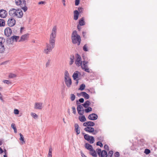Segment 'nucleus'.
<instances>
[{
  "mask_svg": "<svg viewBox=\"0 0 157 157\" xmlns=\"http://www.w3.org/2000/svg\"><path fill=\"white\" fill-rule=\"evenodd\" d=\"M81 154L82 157H85L86 156L83 153L82 151H81Z\"/></svg>",
  "mask_w": 157,
  "mask_h": 157,
  "instance_id": "59",
  "label": "nucleus"
},
{
  "mask_svg": "<svg viewBox=\"0 0 157 157\" xmlns=\"http://www.w3.org/2000/svg\"><path fill=\"white\" fill-rule=\"evenodd\" d=\"M50 60H48L47 62V63H46V67H49V64H50Z\"/></svg>",
  "mask_w": 157,
  "mask_h": 157,
  "instance_id": "52",
  "label": "nucleus"
},
{
  "mask_svg": "<svg viewBox=\"0 0 157 157\" xmlns=\"http://www.w3.org/2000/svg\"><path fill=\"white\" fill-rule=\"evenodd\" d=\"M82 35H83V37L84 38H86V32H82Z\"/></svg>",
  "mask_w": 157,
  "mask_h": 157,
  "instance_id": "57",
  "label": "nucleus"
},
{
  "mask_svg": "<svg viewBox=\"0 0 157 157\" xmlns=\"http://www.w3.org/2000/svg\"><path fill=\"white\" fill-rule=\"evenodd\" d=\"M98 116L95 113H92L88 116V119L91 120H95L97 119Z\"/></svg>",
  "mask_w": 157,
  "mask_h": 157,
  "instance_id": "12",
  "label": "nucleus"
},
{
  "mask_svg": "<svg viewBox=\"0 0 157 157\" xmlns=\"http://www.w3.org/2000/svg\"><path fill=\"white\" fill-rule=\"evenodd\" d=\"M83 50L85 51H88L87 47L86 44H85L83 47Z\"/></svg>",
  "mask_w": 157,
  "mask_h": 157,
  "instance_id": "43",
  "label": "nucleus"
},
{
  "mask_svg": "<svg viewBox=\"0 0 157 157\" xmlns=\"http://www.w3.org/2000/svg\"><path fill=\"white\" fill-rule=\"evenodd\" d=\"M81 94H82V96L85 99H88L89 98V95L86 92H81Z\"/></svg>",
  "mask_w": 157,
  "mask_h": 157,
  "instance_id": "19",
  "label": "nucleus"
},
{
  "mask_svg": "<svg viewBox=\"0 0 157 157\" xmlns=\"http://www.w3.org/2000/svg\"><path fill=\"white\" fill-rule=\"evenodd\" d=\"M3 151V150L1 147H0V154L2 153Z\"/></svg>",
  "mask_w": 157,
  "mask_h": 157,
  "instance_id": "60",
  "label": "nucleus"
},
{
  "mask_svg": "<svg viewBox=\"0 0 157 157\" xmlns=\"http://www.w3.org/2000/svg\"><path fill=\"white\" fill-rule=\"evenodd\" d=\"M84 138L86 140L89 141L90 144H93L94 142V137L87 134H86L84 135Z\"/></svg>",
  "mask_w": 157,
  "mask_h": 157,
  "instance_id": "6",
  "label": "nucleus"
},
{
  "mask_svg": "<svg viewBox=\"0 0 157 157\" xmlns=\"http://www.w3.org/2000/svg\"><path fill=\"white\" fill-rule=\"evenodd\" d=\"M150 152V150L148 149H146L144 150V153L147 155L149 154Z\"/></svg>",
  "mask_w": 157,
  "mask_h": 157,
  "instance_id": "37",
  "label": "nucleus"
},
{
  "mask_svg": "<svg viewBox=\"0 0 157 157\" xmlns=\"http://www.w3.org/2000/svg\"><path fill=\"white\" fill-rule=\"evenodd\" d=\"M75 95L73 94H71V99L72 101H73L75 100Z\"/></svg>",
  "mask_w": 157,
  "mask_h": 157,
  "instance_id": "41",
  "label": "nucleus"
},
{
  "mask_svg": "<svg viewBox=\"0 0 157 157\" xmlns=\"http://www.w3.org/2000/svg\"><path fill=\"white\" fill-rule=\"evenodd\" d=\"M71 38L73 43H78V45H80L81 41V37L80 36L77 34L76 31L74 30L73 31L72 34Z\"/></svg>",
  "mask_w": 157,
  "mask_h": 157,
  "instance_id": "3",
  "label": "nucleus"
},
{
  "mask_svg": "<svg viewBox=\"0 0 157 157\" xmlns=\"http://www.w3.org/2000/svg\"><path fill=\"white\" fill-rule=\"evenodd\" d=\"M11 127L14 129L16 128V127L15 126V125L14 123H12L11 124Z\"/></svg>",
  "mask_w": 157,
  "mask_h": 157,
  "instance_id": "51",
  "label": "nucleus"
},
{
  "mask_svg": "<svg viewBox=\"0 0 157 157\" xmlns=\"http://www.w3.org/2000/svg\"><path fill=\"white\" fill-rule=\"evenodd\" d=\"M78 118L80 121L81 122H84L86 121V118L84 115H83L82 116H79Z\"/></svg>",
  "mask_w": 157,
  "mask_h": 157,
  "instance_id": "25",
  "label": "nucleus"
},
{
  "mask_svg": "<svg viewBox=\"0 0 157 157\" xmlns=\"http://www.w3.org/2000/svg\"><path fill=\"white\" fill-rule=\"evenodd\" d=\"M85 147L86 148L89 150L90 151H92L93 149L92 146L89 144L87 143L85 144Z\"/></svg>",
  "mask_w": 157,
  "mask_h": 157,
  "instance_id": "21",
  "label": "nucleus"
},
{
  "mask_svg": "<svg viewBox=\"0 0 157 157\" xmlns=\"http://www.w3.org/2000/svg\"><path fill=\"white\" fill-rule=\"evenodd\" d=\"M48 155H52V149L51 148H49Z\"/></svg>",
  "mask_w": 157,
  "mask_h": 157,
  "instance_id": "47",
  "label": "nucleus"
},
{
  "mask_svg": "<svg viewBox=\"0 0 157 157\" xmlns=\"http://www.w3.org/2000/svg\"><path fill=\"white\" fill-rule=\"evenodd\" d=\"M108 147V146L106 144V145H105V146H104V147L105 148H106V147Z\"/></svg>",
  "mask_w": 157,
  "mask_h": 157,
  "instance_id": "64",
  "label": "nucleus"
},
{
  "mask_svg": "<svg viewBox=\"0 0 157 157\" xmlns=\"http://www.w3.org/2000/svg\"><path fill=\"white\" fill-rule=\"evenodd\" d=\"M83 125L84 126H85V127L88 126V122L84 123L83 124Z\"/></svg>",
  "mask_w": 157,
  "mask_h": 157,
  "instance_id": "55",
  "label": "nucleus"
},
{
  "mask_svg": "<svg viewBox=\"0 0 157 157\" xmlns=\"http://www.w3.org/2000/svg\"><path fill=\"white\" fill-rule=\"evenodd\" d=\"M92 110V108L90 107H88L84 109V111L86 113H88Z\"/></svg>",
  "mask_w": 157,
  "mask_h": 157,
  "instance_id": "29",
  "label": "nucleus"
},
{
  "mask_svg": "<svg viewBox=\"0 0 157 157\" xmlns=\"http://www.w3.org/2000/svg\"><path fill=\"white\" fill-rule=\"evenodd\" d=\"M77 110L78 113L80 115H82L85 111L83 106L81 105L77 106Z\"/></svg>",
  "mask_w": 157,
  "mask_h": 157,
  "instance_id": "9",
  "label": "nucleus"
},
{
  "mask_svg": "<svg viewBox=\"0 0 157 157\" xmlns=\"http://www.w3.org/2000/svg\"><path fill=\"white\" fill-rule=\"evenodd\" d=\"M84 18L83 17L79 21V24L80 26H83L85 25V22L84 21Z\"/></svg>",
  "mask_w": 157,
  "mask_h": 157,
  "instance_id": "27",
  "label": "nucleus"
},
{
  "mask_svg": "<svg viewBox=\"0 0 157 157\" xmlns=\"http://www.w3.org/2000/svg\"><path fill=\"white\" fill-rule=\"evenodd\" d=\"M70 61L69 62V64L71 65L74 61V56L73 55H71L70 56Z\"/></svg>",
  "mask_w": 157,
  "mask_h": 157,
  "instance_id": "24",
  "label": "nucleus"
},
{
  "mask_svg": "<svg viewBox=\"0 0 157 157\" xmlns=\"http://www.w3.org/2000/svg\"><path fill=\"white\" fill-rule=\"evenodd\" d=\"M24 29V27H21V29H20L21 32H22V30L23 29Z\"/></svg>",
  "mask_w": 157,
  "mask_h": 157,
  "instance_id": "62",
  "label": "nucleus"
},
{
  "mask_svg": "<svg viewBox=\"0 0 157 157\" xmlns=\"http://www.w3.org/2000/svg\"><path fill=\"white\" fill-rule=\"evenodd\" d=\"M77 95L79 97H80L81 96H82V94H81V92L80 94H79V93L77 94Z\"/></svg>",
  "mask_w": 157,
  "mask_h": 157,
  "instance_id": "61",
  "label": "nucleus"
},
{
  "mask_svg": "<svg viewBox=\"0 0 157 157\" xmlns=\"http://www.w3.org/2000/svg\"><path fill=\"white\" fill-rule=\"evenodd\" d=\"M17 76V75L14 74L10 73L9 75V78H14L16 77Z\"/></svg>",
  "mask_w": 157,
  "mask_h": 157,
  "instance_id": "34",
  "label": "nucleus"
},
{
  "mask_svg": "<svg viewBox=\"0 0 157 157\" xmlns=\"http://www.w3.org/2000/svg\"><path fill=\"white\" fill-rule=\"evenodd\" d=\"M14 132L15 133H17V129L16 128L14 129Z\"/></svg>",
  "mask_w": 157,
  "mask_h": 157,
  "instance_id": "63",
  "label": "nucleus"
},
{
  "mask_svg": "<svg viewBox=\"0 0 157 157\" xmlns=\"http://www.w3.org/2000/svg\"><path fill=\"white\" fill-rule=\"evenodd\" d=\"M96 145L98 146H100L101 147H102L103 146V144L100 141L96 143Z\"/></svg>",
  "mask_w": 157,
  "mask_h": 157,
  "instance_id": "42",
  "label": "nucleus"
},
{
  "mask_svg": "<svg viewBox=\"0 0 157 157\" xmlns=\"http://www.w3.org/2000/svg\"><path fill=\"white\" fill-rule=\"evenodd\" d=\"M75 130L76 132L77 135L79 134L80 133V129H79V126L77 124H75Z\"/></svg>",
  "mask_w": 157,
  "mask_h": 157,
  "instance_id": "17",
  "label": "nucleus"
},
{
  "mask_svg": "<svg viewBox=\"0 0 157 157\" xmlns=\"http://www.w3.org/2000/svg\"><path fill=\"white\" fill-rule=\"evenodd\" d=\"M22 10L25 11H26L27 10V8L26 7H23L22 8Z\"/></svg>",
  "mask_w": 157,
  "mask_h": 157,
  "instance_id": "56",
  "label": "nucleus"
},
{
  "mask_svg": "<svg viewBox=\"0 0 157 157\" xmlns=\"http://www.w3.org/2000/svg\"><path fill=\"white\" fill-rule=\"evenodd\" d=\"M77 72H78L76 71L73 74L72 77L74 80H77V78H78V74Z\"/></svg>",
  "mask_w": 157,
  "mask_h": 157,
  "instance_id": "26",
  "label": "nucleus"
},
{
  "mask_svg": "<svg viewBox=\"0 0 157 157\" xmlns=\"http://www.w3.org/2000/svg\"><path fill=\"white\" fill-rule=\"evenodd\" d=\"M15 3L17 5H20L21 2V0H15Z\"/></svg>",
  "mask_w": 157,
  "mask_h": 157,
  "instance_id": "39",
  "label": "nucleus"
},
{
  "mask_svg": "<svg viewBox=\"0 0 157 157\" xmlns=\"http://www.w3.org/2000/svg\"><path fill=\"white\" fill-rule=\"evenodd\" d=\"M85 85L84 84H82L80 85L79 90H83L85 89Z\"/></svg>",
  "mask_w": 157,
  "mask_h": 157,
  "instance_id": "35",
  "label": "nucleus"
},
{
  "mask_svg": "<svg viewBox=\"0 0 157 157\" xmlns=\"http://www.w3.org/2000/svg\"><path fill=\"white\" fill-rule=\"evenodd\" d=\"M62 2L63 3V4L64 6H66V4L65 3V0H62Z\"/></svg>",
  "mask_w": 157,
  "mask_h": 157,
  "instance_id": "58",
  "label": "nucleus"
},
{
  "mask_svg": "<svg viewBox=\"0 0 157 157\" xmlns=\"http://www.w3.org/2000/svg\"><path fill=\"white\" fill-rule=\"evenodd\" d=\"M76 59L75 61V63L78 66H81L82 65L83 62L81 61V56L78 55V54H77L76 55Z\"/></svg>",
  "mask_w": 157,
  "mask_h": 157,
  "instance_id": "4",
  "label": "nucleus"
},
{
  "mask_svg": "<svg viewBox=\"0 0 157 157\" xmlns=\"http://www.w3.org/2000/svg\"><path fill=\"white\" fill-rule=\"evenodd\" d=\"M7 13L6 10L2 9L0 10V17L2 18H5L7 16Z\"/></svg>",
  "mask_w": 157,
  "mask_h": 157,
  "instance_id": "11",
  "label": "nucleus"
},
{
  "mask_svg": "<svg viewBox=\"0 0 157 157\" xmlns=\"http://www.w3.org/2000/svg\"><path fill=\"white\" fill-rule=\"evenodd\" d=\"M88 62L84 60L83 61V64L82 66V68L85 71L87 72H90V71L88 67L87 64L88 63Z\"/></svg>",
  "mask_w": 157,
  "mask_h": 157,
  "instance_id": "7",
  "label": "nucleus"
},
{
  "mask_svg": "<svg viewBox=\"0 0 157 157\" xmlns=\"http://www.w3.org/2000/svg\"><path fill=\"white\" fill-rule=\"evenodd\" d=\"M9 14L13 18H21L23 16V12L20 9H11L9 11Z\"/></svg>",
  "mask_w": 157,
  "mask_h": 157,
  "instance_id": "2",
  "label": "nucleus"
},
{
  "mask_svg": "<svg viewBox=\"0 0 157 157\" xmlns=\"http://www.w3.org/2000/svg\"><path fill=\"white\" fill-rule=\"evenodd\" d=\"M31 115L33 117L34 119H36L38 117L37 115L34 113H31Z\"/></svg>",
  "mask_w": 157,
  "mask_h": 157,
  "instance_id": "38",
  "label": "nucleus"
},
{
  "mask_svg": "<svg viewBox=\"0 0 157 157\" xmlns=\"http://www.w3.org/2000/svg\"><path fill=\"white\" fill-rule=\"evenodd\" d=\"M20 140L21 141V143L22 144H23L25 143V141L24 140V137L23 136V135L21 134V133H20Z\"/></svg>",
  "mask_w": 157,
  "mask_h": 157,
  "instance_id": "33",
  "label": "nucleus"
},
{
  "mask_svg": "<svg viewBox=\"0 0 157 157\" xmlns=\"http://www.w3.org/2000/svg\"><path fill=\"white\" fill-rule=\"evenodd\" d=\"M113 154V151H109V155L110 156H112Z\"/></svg>",
  "mask_w": 157,
  "mask_h": 157,
  "instance_id": "48",
  "label": "nucleus"
},
{
  "mask_svg": "<svg viewBox=\"0 0 157 157\" xmlns=\"http://www.w3.org/2000/svg\"><path fill=\"white\" fill-rule=\"evenodd\" d=\"M90 101H89L87 100L85 101L84 104H82V106H83L84 107L86 108L89 107L90 105Z\"/></svg>",
  "mask_w": 157,
  "mask_h": 157,
  "instance_id": "23",
  "label": "nucleus"
},
{
  "mask_svg": "<svg viewBox=\"0 0 157 157\" xmlns=\"http://www.w3.org/2000/svg\"><path fill=\"white\" fill-rule=\"evenodd\" d=\"M57 31L56 26H54L50 35L49 43H46V47L44 49V52L46 54H48L51 52L55 46Z\"/></svg>",
  "mask_w": 157,
  "mask_h": 157,
  "instance_id": "1",
  "label": "nucleus"
},
{
  "mask_svg": "<svg viewBox=\"0 0 157 157\" xmlns=\"http://www.w3.org/2000/svg\"><path fill=\"white\" fill-rule=\"evenodd\" d=\"M65 82L67 87H70L72 83L71 79L70 78L67 79L66 78V79H65Z\"/></svg>",
  "mask_w": 157,
  "mask_h": 157,
  "instance_id": "14",
  "label": "nucleus"
},
{
  "mask_svg": "<svg viewBox=\"0 0 157 157\" xmlns=\"http://www.w3.org/2000/svg\"><path fill=\"white\" fill-rule=\"evenodd\" d=\"M82 9H83V8H82V7L78 8V11H79L80 13L82 11Z\"/></svg>",
  "mask_w": 157,
  "mask_h": 157,
  "instance_id": "53",
  "label": "nucleus"
},
{
  "mask_svg": "<svg viewBox=\"0 0 157 157\" xmlns=\"http://www.w3.org/2000/svg\"><path fill=\"white\" fill-rule=\"evenodd\" d=\"M19 38V36H13L11 37V38L9 40H12L13 41L17 42Z\"/></svg>",
  "mask_w": 157,
  "mask_h": 157,
  "instance_id": "20",
  "label": "nucleus"
},
{
  "mask_svg": "<svg viewBox=\"0 0 157 157\" xmlns=\"http://www.w3.org/2000/svg\"><path fill=\"white\" fill-rule=\"evenodd\" d=\"M5 50L4 45H0V54L3 53Z\"/></svg>",
  "mask_w": 157,
  "mask_h": 157,
  "instance_id": "28",
  "label": "nucleus"
},
{
  "mask_svg": "<svg viewBox=\"0 0 157 157\" xmlns=\"http://www.w3.org/2000/svg\"><path fill=\"white\" fill-rule=\"evenodd\" d=\"M88 126H93L94 125V123L92 121H88Z\"/></svg>",
  "mask_w": 157,
  "mask_h": 157,
  "instance_id": "36",
  "label": "nucleus"
},
{
  "mask_svg": "<svg viewBox=\"0 0 157 157\" xmlns=\"http://www.w3.org/2000/svg\"><path fill=\"white\" fill-rule=\"evenodd\" d=\"M79 101L80 103H82L84 102V99L83 98H81L79 99Z\"/></svg>",
  "mask_w": 157,
  "mask_h": 157,
  "instance_id": "49",
  "label": "nucleus"
},
{
  "mask_svg": "<svg viewBox=\"0 0 157 157\" xmlns=\"http://www.w3.org/2000/svg\"><path fill=\"white\" fill-rule=\"evenodd\" d=\"M96 151L99 156L106 157L107 156V152L105 150L101 151V149L98 148L96 150Z\"/></svg>",
  "mask_w": 157,
  "mask_h": 157,
  "instance_id": "5",
  "label": "nucleus"
},
{
  "mask_svg": "<svg viewBox=\"0 0 157 157\" xmlns=\"http://www.w3.org/2000/svg\"><path fill=\"white\" fill-rule=\"evenodd\" d=\"M79 16V12L77 10H75L74 11V19L76 20L78 19Z\"/></svg>",
  "mask_w": 157,
  "mask_h": 157,
  "instance_id": "18",
  "label": "nucleus"
},
{
  "mask_svg": "<svg viewBox=\"0 0 157 157\" xmlns=\"http://www.w3.org/2000/svg\"><path fill=\"white\" fill-rule=\"evenodd\" d=\"M84 130L86 131L89 133L93 132L94 131V129L93 128L89 127L85 128Z\"/></svg>",
  "mask_w": 157,
  "mask_h": 157,
  "instance_id": "15",
  "label": "nucleus"
},
{
  "mask_svg": "<svg viewBox=\"0 0 157 157\" xmlns=\"http://www.w3.org/2000/svg\"><path fill=\"white\" fill-rule=\"evenodd\" d=\"M45 3V2L44 1H41L38 2V4L39 5L44 4Z\"/></svg>",
  "mask_w": 157,
  "mask_h": 157,
  "instance_id": "54",
  "label": "nucleus"
},
{
  "mask_svg": "<svg viewBox=\"0 0 157 157\" xmlns=\"http://www.w3.org/2000/svg\"><path fill=\"white\" fill-rule=\"evenodd\" d=\"M90 154L94 157H97V156L96 151L93 149L90 151Z\"/></svg>",
  "mask_w": 157,
  "mask_h": 157,
  "instance_id": "22",
  "label": "nucleus"
},
{
  "mask_svg": "<svg viewBox=\"0 0 157 157\" xmlns=\"http://www.w3.org/2000/svg\"><path fill=\"white\" fill-rule=\"evenodd\" d=\"M12 33V30L9 27H7L4 30L5 35L7 36H10Z\"/></svg>",
  "mask_w": 157,
  "mask_h": 157,
  "instance_id": "10",
  "label": "nucleus"
},
{
  "mask_svg": "<svg viewBox=\"0 0 157 157\" xmlns=\"http://www.w3.org/2000/svg\"><path fill=\"white\" fill-rule=\"evenodd\" d=\"M29 35L28 34L23 35L21 37V39L18 40V41H23L26 40L28 37Z\"/></svg>",
  "mask_w": 157,
  "mask_h": 157,
  "instance_id": "16",
  "label": "nucleus"
},
{
  "mask_svg": "<svg viewBox=\"0 0 157 157\" xmlns=\"http://www.w3.org/2000/svg\"><path fill=\"white\" fill-rule=\"evenodd\" d=\"M80 2V0H75V5L77 6L78 5Z\"/></svg>",
  "mask_w": 157,
  "mask_h": 157,
  "instance_id": "46",
  "label": "nucleus"
},
{
  "mask_svg": "<svg viewBox=\"0 0 157 157\" xmlns=\"http://www.w3.org/2000/svg\"><path fill=\"white\" fill-rule=\"evenodd\" d=\"M72 109L73 110V113H74L75 114L76 112L75 107L73 106L72 108Z\"/></svg>",
  "mask_w": 157,
  "mask_h": 157,
  "instance_id": "44",
  "label": "nucleus"
},
{
  "mask_svg": "<svg viewBox=\"0 0 157 157\" xmlns=\"http://www.w3.org/2000/svg\"><path fill=\"white\" fill-rule=\"evenodd\" d=\"M42 103L36 102L35 103L34 108L36 109H41L42 108Z\"/></svg>",
  "mask_w": 157,
  "mask_h": 157,
  "instance_id": "13",
  "label": "nucleus"
},
{
  "mask_svg": "<svg viewBox=\"0 0 157 157\" xmlns=\"http://www.w3.org/2000/svg\"><path fill=\"white\" fill-rule=\"evenodd\" d=\"M3 82L4 83H6L7 84H9L11 83V82L10 81L6 80H4L3 81Z\"/></svg>",
  "mask_w": 157,
  "mask_h": 157,
  "instance_id": "40",
  "label": "nucleus"
},
{
  "mask_svg": "<svg viewBox=\"0 0 157 157\" xmlns=\"http://www.w3.org/2000/svg\"><path fill=\"white\" fill-rule=\"evenodd\" d=\"M5 40L3 37H0V45H3V43L5 42Z\"/></svg>",
  "mask_w": 157,
  "mask_h": 157,
  "instance_id": "32",
  "label": "nucleus"
},
{
  "mask_svg": "<svg viewBox=\"0 0 157 157\" xmlns=\"http://www.w3.org/2000/svg\"><path fill=\"white\" fill-rule=\"evenodd\" d=\"M70 78L69 77V74L68 73V71H65V74H64V78L65 79L66 78Z\"/></svg>",
  "mask_w": 157,
  "mask_h": 157,
  "instance_id": "31",
  "label": "nucleus"
},
{
  "mask_svg": "<svg viewBox=\"0 0 157 157\" xmlns=\"http://www.w3.org/2000/svg\"><path fill=\"white\" fill-rule=\"evenodd\" d=\"M119 155V153L118 152H116L114 154V155L116 157H118Z\"/></svg>",
  "mask_w": 157,
  "mask_h": 157,
  "instance_id": "50",
  "label": "nucleus"
},
{
  "mask_svg": "<svg viewBox=\"0 0 157 157\" xmlns=\"http://www.w3.org/2000/svg\"><path fill=\"white\" fill-rule=\"evenodd\" d=\"M14 113L16 114H18L19 113V111L17 109H15L14 110Z\"/></svg>",
  "mask_w": 157,
  "mask_h": 157,
  "instance_id": "45",
  "label": "nucleus"
},
{
  "mask_svg": "<svg viewBox=\"0 0 157 157\" xmlns=\"http://www.w3.org/2000/svg\"><path fill=\"white\" fill-rule=\"evenodd\" d=\"M8 25L9 26L12 27L15 24L16 21L13 18H10L7 21Z\"/></svg>",
  "mask_w": 157,
  "mask_h": 157,
  "instance_id": "8",
  "label": "nucleus"
},
{
  "mask_svg": "<svg viewBox=\"0 0 157 157\" xmlns=\"http://www.w3.org/2000/svg\"><path fill=\"white\" fill-rule=\"evenodd\" d=\"M5 22L4 20L3 19H0V26H3L5 25Z\"/></svg>",
  "mask_w": 157,
  "mask_h": 157,
  "instance_id": "30",
  "label": "nucleus"
}]
</instances>
